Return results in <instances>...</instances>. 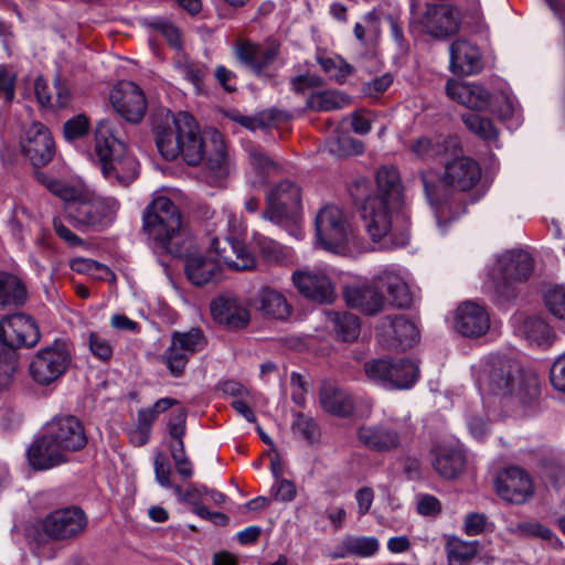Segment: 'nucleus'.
Listing matches in <instances>:
<instances>
[{
    "mask_svg": "<svg viewBox=\"0 0 565 565\" xmlns=\"http://www.w3.org/2000/svg\"><path fill=\"white\" fill-rule=\"evenodd\" d=\"M376 192L366 178H356L349 185V193L373 242L390 236L396 246L408 242L411 218L407 212L401 175L396 167L382 166L375 174Z\"/></svg>",
    "mask_w": 565,
    "mask_h": 565,
    "instance_id": "obj_1",
    "label": "nucleus"
},
{
    "mask_svg": "<svg viewBox=\"0 0 565 565\" xmlns=\"http://www.w3.org/2000/svg\"><path fill=\"white\" fill-rule=\"evenodd\" d=\"M142 232L156 253L185 258L184 273L194 286L201 287L221 279L218 260L192 253L193 237L182 224L179 207L169 198L159 196L147 206L142 216Z\"/></svg>",
    "mask_w": 565,
    "mask_h": 565,
    "instance_id": "obj_2",
    "label": "nucleus"
},
{
    "mask_svg": "<svg viewBox=\"0 0 565 565\" xmlns=\"http://www.w3.org/2000/svg\"><path fill=\"white\" fill-rule=\"evenodd\" d=\"M480 391L500 396H514L531 405L541 395V384L533 372L522 371L519 363L501 355H490L478 372Z\"/></svg>",
    "mask_w": 565,
    "mask_h": 565,
    "instance_id": "obj_3",
    "label": "nucleus"
},
{
    "mask_svg": "<svg viewBox=\"0 0 565 565\" xmlns=\"http://www.w3.org/2000/svg\"><path fill=\"white\" fill-rule=\"evenodd\" d=\"M411 151L423 160L440 156L444 162L440 180L457 192H468L481 180L480 164L471 157L456 154L455 143H413Z\"/></svg>",
    "mask_w": 565,
    "mask_h": 565,
    "instance_id": "obj_4",
    "label": "nucleus"
},
{
    "mask_svg": "<svg viewBox=\"0 0 565 565\" xmlns=\"http://www.w3.org/2000/svg\"><path fill=\"white\" fill-rule=\"evenodd\" d=\"M319 245L328 252L348 255L360 248L359 237L345 214L335 205L320 209L315 218Z\"/></svg>",
    "mask_w": 565,
    "mask_h": 565,
    "instance_id": "obj_5",
    "label": "nucleus"
},
{
    "mask_svg": "<svg viewBox=\"0 0 565 565\" xmlns=\"http://www.w3.org/2000/svg\"><path fill=\"white\" fill-rule=\"evenodd\" d=\"M263 217L294 233L299 225L302 202L301 188L290 179L274 183L265 195Z\"/></svg>",
    "mask_w": 565,
    "mask_h": 565,
    "instance_id": "obj_6",
    "label": "nucleus"
},
{
    "mask_svg": "<svg viewBox=\"0 0 565 565\" xmlns=\"http://www.w3.org/2000/svg\"><path fill=\"white\" fill-rule=\"evenodd\" d=\"M499 276L494 284V296L503 305L519 295V284L525 282L533 271L534 260L524 250H512L498 259Z\"/></svg>",
    "mask_w": 565,
    "mask_h": 565,
    "instance_id": "obj_7",
    "label": "nucleus"
},
{
    "mask_svg": "<svg viewBox=\"0 0 565 565\" xmlns=\"http://www.w3.org/2000/svg\"><path fill=\"white\" fill-rule=\"evenodd\" d=\"M40 527L54 542H73L83 536L88 527V516L78 505L56 509L46 514Z\"/></svg>",
    "mask_w": 565,
    "mask_h": 565,
    "instance_id": "obj_8",
    "label": "nucleus"
},
{
    "mask_svg": "<svg viewBox=\"0 0 565 565\" xmlns=\"http://www.w3.org/2000/svg\"><path fill=\"white\" fill-rule=\"evenodd\" d=\"M71 361L72 355L65 342L56 340L35 353L29 373L36 384L47 386L63 376Z\"/></svg>",
    "mask_w": 565,
    "mask_h": 565,
    "instance_id": "obj_9",
    "label": "nucleus"
},
{
    "mask_svg": "<svg viewBox=\"0 0 565 565\" xmlns=\"http://www.w3.org/2000/svg\"><path fill=\"white\" fill-rule=\"evenodd\" d=\"M95 154L103 174L119 184L128 186L138 177L139 164L127 143H95Z\"/></svg>",
    "mask_w": 565,
    "mask_h": 565,
    "instance_id": "obj_10",
    "label": "nucleus"
},
{
    "mask_svg": "<svg viewBox=\"0 0 565 565\" xmlns=\"http://www.w3.org/2000/svg\"><path fill=\"white\" fill-rule=\"evenodd\" d=\"M206 339L203 332L193 328L186 332L174 331L171 334V344L160 356L172 377H181L189 363L190 356L203 350Z\"/></svg>",
    "mask_w": 565,
    "mask_h": 565,
    "instance_id": "obj_11",
    "label": "nucleus"
},
{
    "mask_svg": "<svg viewBox=\"0 0 565 565\" xmlns=\"http://www.w3.org/2000/svg\"><path fill=\"white\" fill-rule=\"evenodd\" d=\"M119 209L115 198L79 195L65 206L66 213L79 226H95L110 222Z\"/></svg>",
    "mask_w": 565,
    "mask_h": 565,
    "instance_id": "obj_12",
    "label": "nucleus"
},
{
    "mask_svg": "<svg viewBox=\"0 0 565 565\" xmlns=\"http://www.w3.org/2000/svg\"><path fill=\"white\" fill-rule=\"evenodd\" d=\"M41 338L38 324L31 316L14 313L0 320V353L12 354V351L25 347H34Z\"/></svg>",
    "mask_w": 565,
    "mask_h": 565,
    "instance_id": "obj_13",
    "label": "nucleus"
},
{
    "mask_svg": "<svg viewBox=\"0 0 565 565\" xmlns=\"http://www.w3.org/2000/svg\"><path fill=\"white\" fill-rule=\"evenodd\" d=\"M280 53V44L271 41L265 44L242 40L234 46V56L244 67L255 76H269V67Z\"/></svg>",
    "mask_w": 565,
    "mask_h": 565,
    "instance_id": "obj_14",
    "label": "nucleus"
},
{
    "mask_svg": "<svg viewBox=\"0 0 565 565\" xmlns=\"http://www.w3.org/2000/svg\"><path fill=\"white\" fill-rule=\"evenodd\" d=\"M114 109L128 122L139 124L147 111V98L139 85L131 81L117 83L109 94Z\"/></svg>",
    "mask_w": 565,
    "mask_h": 565,
    "instance_id": "obj_15",
    "label": "nucleus"
},
{
    "mask_svg": "<svg viewBox=\"0 0 565 565\" xmlns=\"http://www.w3.org/2000/svg\"><path fill=\"white\" fill-rule=\"evenodd\" d=\"M291 280L298 292L312 302L331 305L337 298L335 282L324 270H296Z\"/></svg>",
    "mask_w": 565,
    "mask_h": 565,
    "instance_id": "obj_16",
    "label": "nucleus"
},
{
    "mask_svg": "<svg viewBox=\"0 0 565 565\" xmlns=\"http://www.w3.org/2000/svg\"><path fill=\"white\" fill-rule=\"evenodd\" d=\"M459 10L446 3H428L419 15V23L426 33L437 39H446L460 28Z\"/></svg>",
    "mask_w": 565,
    "mask_h": 565,
    "instance_id": "obj_17",
    "label": "nucleus"
},
{
    "mask_svg": "<svg viewBox=\"0 0 565 565\" xmlns=\"http://www.w3.org/2000/svg\"><path fill=\"white\" fill-rule=\"evenodd\" d=\"M497 494L513 504H523L534 493L532 479L523 469L509 467L501 471L494 480Z\"/></svg>",
    "mask_w": 565,
    "mask_h": 565,
    "instance_id": "obj_18",
    "label": "nucleus"
},
{
    "mask_svg": "<svg viewBox=\"0 0 565 565\" xmlns=\"http://www.w3.org/2000/svg\"><path fill=\"white\" fill-rule=\"evenodd\" d=\"M46 430L68 457L84 449L88 441L83 423L73 415L55 416L47 424Z\"/></svg>",
    "mask_w": 565,
    "mask_h": 565,
    "instance_id": "obj_19",
    "label": "nucleus"
},
{
    "mask_svg": "<svg viewBox=\"0 0 565 565\" xmlns=\"http://www.w3.org/2000/svg\"><path fill=\"white\" fill-rule=\"evenodd\" d=\"M26 458L30 466L36 471L49 470L70 461V457L47 430L31 444L26 451Z\"/></svg>",
    "mask_w": 565,
    "mask_h": 565,
    "instance_id": "obj_20",
    "label": "nucleus"
},
{
    "mask_svg": "<svg viewBox=\"0 0 565 565\" xmlns=\"http://www.w3.org/2000/svg\"><path fill=\"white\" fill-rule=\"evenodd\" d=\"M490 328V316L484 307L471 301L461 303L455 316V329L467 338H479Z\"/></svg>",
    "mask_w": 565,
    "mask_h": 565,
    "instance_id": "obj_21",
    "label": "nucleus"
},
{
    "mask_svg": "<svg viewBox=\"0 0 565 565\" xmlns=\"http://www.w3.org/2000/svg\"><path fill=\"white\" fill-rule=\"evenodd\" d=\"M211 249L216 254L218 263L223 262L235 270H248L255 267V258L244 243L232 237H214Z\"/></svg>",
    "mask_w": 565,
    "mask_h": 565,
    "instance_id": "obj_22",
    "label": "nucleus"
},
{
    "mask_svg": "<svg viewBox=\"0 0 565 565\" xmlns=\"http://www.w3.org/2000/svg\"><path fill=\"white\" fill-rule=\"evenodd\" d=\"M446 93L451 99L478 111L488 110L493 97V94L479 84L456 81L447 82Z\"/></svg>",
    "mask_w": 565,
    "mask_h": 565,
    "instance_id": "obj_23",
    "label": "nucleus"
},
{
    "mask_svg": "<svg viewBox=\"0 0 565 565\" xmlns=\"http://www.w3.org/2000/svg\"><path fill=\"white\" fill-rule=\"evenodd\" d=\"M213 318L230 330L245 328L249 320V311L237 298L220 296L211 302Z\"/></svg>",
    "mask_w": 565,
    "mask_h": 565,
    "instance_id": "obj_24",
    "label": "nucleus"
},
{
    "mask_svg": "<svg viewBox=\"0 0 565 565\" xmlns=\"http://www.w3.org/2000/svg\"><path fill=\"white\" fill-rule=\"evenodd\" d=\"M450 68L457 75H473L482 70V55L479 47L467 40L450 44Z\"/></svg>",
    "mask_w": 565,
    "mask_h": 565,
    "instance_id": "obj_25",
    "label": "nucleus"
},
{
    "mask_svg": "<svg viewBox=\"0 0 565 565\" xmlns=\"http://www.w3.org/2000/svg\"><path fill=\"white\" fill-rule=\"evenodd\" d=\"M380 328L382 334L387 337L388 348L405 350L413 347L419 338L416 326L403 316L385 317Z\"/></svg>",
    "mask_w": 565,
    "mask_h": 565,
    "instance_id": "obj_26",
    "label": "nucleus"
},
{
    "mask_svg": "<svg viewBox=\"0 0 565 565\" xmlns=\"http://www.w3.org/2000/svg\"><path fill=\"white\" fill-rule=\"evenodd\" d=\"M247 152L248 163L252 170L247 180L252 188H262L274 178L282 174V166L265 153L260 148L250 147Z\"/></svg>",
    "mask_w": 565,
    "mask_h": 565,
    "instance_id": "obj_27",
    "label": "nucleus"
},
{
    "mask_svg": "<svg viewBox=\"0 0 565 565\" xmlns=\"http://www.w3.org/2000/svg\"><path fill=\"white\" fill-rule=\"evenodd\" d=\"M225 117L250 131L268 128L279 129L281 125L289 122L291 119L288 111L277 108L265 109L254 116L243 115L237 109H228L225 111Z\"/></svg>",
    "mask_w": 565,
    "mask_h": 565,
    "instance_id": "obj_28",
    "label": "nucleus"
},
{
    "mask_svg": "<svg viewBox=\"0 0 565 565\" xmlns=\"http://www.w3.org/2000/svg\"><path fill=\"white\" fill-rule=\"evenodd\" d=\"M374 286L349 287L344 291L345 302L350 308L360 310L366 316L381 312L385 306V298L380 287L373 280Z\"/></svg>",
    "mask_w": 565,
    "mask_h": 565,
    "instance_id": "obj_29",
    "label": "nucleus"
},
{
    "mask_svg": "<svg viewBox=\"0 0 565 565\" xmlns=\"http://www.w3.org/2000/svg\"><path fill=\"white\" fill-rule=\"evenodd\" d=\"M356 436L361 445L376 452L391 451L401 445L398 431L386 425L361 426Z\"/></svg>",
    "mask_w": 565,
    "mask_h": 565,
    "instance_id": "obj_30",
    "label": "nucleus"
},
{
    "mask_svg": "<svg viewBox=\"0 0 565 565\" xmlns=\"http://www.w3.org/2000/svg\"><path fill=\"white\" fill-rule=\"evenodd\" d=\"M319 402L326 413L340 418L351 416L354 411L352 395L331 383H324L321 386Z\"/></svg>",
    "mask_w": 565,
    "mask_h": 565,
    "instance_id": "obj_31",
    "label": "nucleus"
},
{
    "mask_svg": "<svg viewBox=\"0 0 565 565\" xmlns=\"http://www.w3.org/2000/svg\"><path fill=\"white\" fill-rule=\"evenodd\" d=\"M516 322V333L524 338L530 345L546 349L550 348L556 339V334L552 327L542 318H518Z\"/></svg>",
    "mask_w": 565,
    "mask_h": 565,
    "instance_id": "obj_32",
    "label": "nucleus"
},
{
    "mask_svg": "<svg viewBox=\"0 0 565 565\" xmlns=\"http://www.w3.org/2000/svg\"><path fill=\"white\" fill-rule=\"evenodd\" d=\"M431 456L435 471L445 479H456L463 471L466 457L457 448L438 446L433 449Z\"/></svg>",
    "mask_w": 565,
    "mask_h": 565,
    "instance_id": "obj_33",
    "label": "nucleus"
},
{
    "mask_svg": "<svg viewBox=\"0 0 565 565\" xmlns=\"http://www.w3.org/2000/svg\"><path fill=\"white\" fill-rule=\"evenodd\" d=\"M420 180L426 196L436 206V215L439 223L456 220L466 213L467 204L461 195H452L443 201H435L433 198L435 184L427 180L425 173H420Z\"/></svg>",
    "mask_w": 565,
    "mask_h": 565,
    "instance_id": "obj_34",
    "label": "nucleus"
},
{
    "mask_svg": "<svg viewBox=\"0 0 565 565\" xmlns=\"http://www.w3.org/2000/svg\"><path fill=\"white\" fill-rule=\"evenodd\" d=\"M26 299L24 282L17 275L0 271V309L19 308Z\"/></svg>",
    "mask_w": 565,
    "mask_h": 565,
    "instance_id": "obj_35",
    "label": "nucleus"
},
{
    "mask_svg": "<svg viewBox=\"0 0 565 565\" xmlns=\"http://www.w3.org/2000/svg\"><path fill=\"white\" fill-rule=\"evenodd\" d=\"M374 281L381 290L387 292L392 306L397 308H407L411 306L412 296L406 282L401 276L392 271H384L374 277Z\"/></svg>",
    "mask_w": 565,
    "mask_h": 565,
    "instance_id": "obj_36",
    "label": "nucleus"
},
{
    "mask_svg": "<svg viewBox=\"0 0 565 565\" xmlns=\"http://www.w3.org/2000/svg\"><path fill=\"white\" fill-rule=\"evenodd\" d=\"M328 323L334 337L342 342L355 341L361 331L360 319L349 311H332L328 313Z\"/></svg>",
    "mask_w": 565,
    "mask_h": 565,
    "instance_id": "obj_37",
    "label": "nucleus"
},
{
    "mask_svg": "<svg viewBox=\"0 0 565 565\" xmlns=\"http://www.w3.org/2000/svg\"><path fill=\"white\" fill-rule=\"evenodd\" d=\"M256 307L263 315L275 319H285L290 313V306L284 295L270 287L259 290Z\"/></svg>",
    "mask_w": 565,
    "mask_h": 565,
    "instance_id": "obj_38",
    "label": "nucleus"
},
{
    "mask_svg": "<svg viewBox=\"0 0 565 565\" xmlns=\"http://www.w3.org/2000/svg\"><path fill=\"white\" fill-rule=\"evenodd\" d=\"M479 541H463L451 536L445 545L448 565H467L479 553Z\"/></svg>",
    "mask_w": 565,
    "mask_h": 565,
    "instance_id": "obj_39",
    "label": "nucleus"
},
{
    "mask_svg": "<svg viewBox=\"0 0 565 565\" xmlns=\"http://www.w3.org/2000/svg\"><path fill=\"white\" fill-rule=\"evenodd\" d=\"M351 104V97L340 90L316 92L308 96L306 106L313 111H332Z\"/></svg>",
    "mask_w": 565,
    "mask_h": 565,
    "instance_id": "obj_40",
    "label": "nucleus"
},
{
    "mask_svg": "<svg viewBox=\"0 0 565 565\" xmlns=\"http://www.w3.org/2000/svg\"><path fill=\"white\" fill-rule=\"evenodd\" d=\"M466 128L483 141H495L499 138V129L493 121L477 113L466 111L461 115Z\"/></svg>",
    "mask_w": 565,
    "mask_h": 565,
    "instance_id": "obj_41",
    "label": "nucleus"
},
{
    "mask_svg": "<svg viewBox=\"0 0 565 565\" xmlns=\"http://www.w3.org/2000/svg\"><path fill=\"white\" fill-rule=\"evenodd\" d=\"M393 366L388 385L394 388H408L417 380L419 369L411 360L398 359L393 361Z\"/></svg>",
    "mask_w": 565,
    "mask_h": 565,
    "instance_id": "obj_42",
    "label": "nucleus"
},
{
    "mask_svg": "<svg viewBox=\"0 0 565 565\" xmlns=\"http://www.w3.org/2000/svg\"><path fill=\"white\" fill-rule=\"evenodd\" d=\"M343 553L340 556L356 555L367 557L375 554L379 550V541L375 537L347 535L341 543Z\"/></svg>",
    "mask_w": 565,
    "mask_h": 565,
    "instance_id": "obj_43",
    "label": "nucleus"
},
{
    "mask_svg": "<svg viewBox=\"0 0 565 565\" xmlns=\"http://www.w3.org/2000/svg\"><path fill=\"white\" fill-rule=\"evenodd\" d=\"M199 134V124L190 113L179 111L175 114V125L173 126L175 141H196Z\"/></svg>",
    "mask_w": 565,
    "mask_h": 565,
    "instance_id": "obj_44",
    "label": "nucleus"
},
{
    "mask_svg": "<svg viewBox=\"0 0 565 565\" xmlns=\"http://www.w3.org/2000/svg\"><path fill=\"white\" fill-rule=\"evenodd\" d=\"M20 146L23 156L36 168L47 164L55 154V143H20Z\"/></svg>",
    "mask_w": 565,
    "mask_h": 565,
    "instance_id": "obj_45",
    "label": "nucleus"
},
{
    "mask_svg": "<svg viewBox=\"0 0 565 565\" xmlns=\"http://www.w3.org/2000/svg\"><path fill=\"white\" fill-rule=\"evenodd\" d=\"M174 125L175 114L169 109H160L151 115V126L156 135V141H166V139L172 137Z\"/></svg>",
    "mask_w": 565,
    "mask_h": 565,
    "instance_id": "obj_46",
    "label": "nucleus"
},
{
    "mask_svg": "<svg viewBox=\"0 0 565 565\" xmlns=\"http://www.w3.org/2000/svg\"><path fill=\"white\" fill-rule=\"evenodd\" d=\"M253 241L257 246L260 255L267 262L279 264L285 260L286 255L284 253L282 246L278 242L259 233H255L253 235Z\"/></svg>",
    "mask_w": 565,
    "mask_h": 565,
    "instance_id": "obj_47",
    "label": "nucleus"
},
{
    "mask_svg": "<svg viewBox=\"0 0 565 565\" xmlns=\"http://www.w3.org/2000/svg\"><path fill=\"white\" fill-rule=\"evenodd\" d=\"M214 149L205 158V164L215 178H224L228 173L227 151L225 143H213Z\"/></svg>",
    "mask_w": 565,
    "mask_h": 565,
    "instance_id": "obj_48",
    "label": "nucleus"
},
{
    "mask_svg": "<svg viewBox=\"0 0 565 565\" xmlns=\"http://www.w3.org/2000/svg\"><path fill=\"white\" fill-rule=\"evenodd\" d=\"M71 268L81 274H87L95 279L104 280L111 276V270L104 264L88 258H76L71 263Z\"/></svg>",
    "mask_w": 565,
    "mask_h": 565,
    "instance_id": "obj_49",
    "label": "nucleus"
},
{
    "mask_svg": "<svg viewBox=\"0 0 565 565\" xmlns=\"http://www.w3.org/2000/svg\"><path fill=\"white\" fill-rule=\"evenodd\" d=\"M122 129L118 120L100 119L95 127V141H121Z\"/></svg>",
    "mask_w": 565,
    "mask_h": 565,
    "instance_id": "obj_50",
    "label": "nucleus"
},
{
    "mask_svg": "<svg viewBox=\"0 0 565 565\" xmlns=\"http://www.w3.org/2000/svg\"><path fill=\"white\" fill-rule=\"evenodd\" d=\"M393 359H374L364 364L366 375L376 382L388 384L393 366Z\"/></svg>",
    "mask_w": 565,
    "mask_h": 565,
    "instance_id": "obj_51",
    "label": "nucleus"
},
{
    "mask_svg": "<svg viewBox=\"0 0 565 565\" xmlns=\"http://www.w3.org/2000/svg\"><path fill=\"white\" fill-rule=\"evenodd\" d=\"M488 110L493 115L499 116L501 119L507 120L515 113L514 100L505 92L493 93L491 106Z\"/></svg>",
    "mask_w": 565,
    "mask_h": 565,
    "instance_id": "obj_52",
    "label": "nucleus"
},
{
    "mask_svg": "<svg viewBox=\"0 0 565 565\" xmlns=\"http://www.w3.org/2000/svg\"><path fill=\"white\" fill-rule=\"evenodd\" d=\"M291 427L295 434H299L308 443H315L319 437V428L316 422L302 413L295 415Z\"/></svg>",
    "mask_w": 565,
    "mask_h": 565,
    "instance_id": "obj_53",
    "label": "nucleus"
},
{
    "mask_svg": "<svg viewBox=\"0 0 565 565\" xmlns=\"http://www.w3.org/2000/svg\"><path fill=\"white\" fill-rule=\"evenodd\" d=\"M545 303L550 312L558 319H565V286L558 285L545 294Z\"/></svg>",
    "mask_w": 565,
    "mask_h": 565,
    "instance_id": "obj_54",
    "label": "nucleus"
},
{
    "mask_svg": "<svg viewBox=\"0 0 565 565\" xmlns=\"http://www.w3.org/2000/svg\"><path fill=\"white\" fill-rule=\"evenodd\" d=\"M89 128L88 118L84 114L76 115L64 122V138L66 140L83 138L88 134Z\"/></svg>",
    "mask_w": 565,
    "mask_h": 565,
    "instance_id": "obj_55",
    "label": "nucleus"
},
{
    "mask_svg": "<svg viewBox=\"0 0 565 565\" xmlns=\"http://www.w3.org/2000/svg\"><path fill=\"white\" fill-rule=\"evenodd\" d=\"M319 152L329 153L337 158L359 156L364 152V143H324Z\"/></svg>",
    "mask_w": 565,
    "mask_h": 565,
    "instance_id": "obj_56",
    "label": "nucleus"
},
{
    "mask_svg": "<svg viewBox=\"0 0 565 565\" xmlns=\"http://www.w3.org/2000/svg\"><path fill=\"white\" fill-rule=\"evenodd\" d=\"M156 146H181L180 157L189 166H196L204 158V143H156Z\"/></svg>",
    "mask_w": 565,
    "mask_h": 565,
    "instance_id": "obj_57",
    "label": "nucleus"
},
{
    "mask_svg": "<svg viewBox=\"0 0 565 565\" xmlns=\"http://www.w3.org/2000/svg\"><path fill=\"white\" fill-rule=\"evenodd\" d=\"M182 74L196 89L202 90L204 78L207 74V66L201 63H185L181 66Z\"/></svg>",
    "mask_w": 565,
    "mask_h": 565,
    "instance_id": "obj_58",
    "label": "nucleus"
},
{
    "mask_svg": "<svg viewBox=\"0 0 565 565\" xmlns=\"http://www.w3.org/2000/svg\"><path fill=\"white\" fill-rule=\"evenodd\" d=\"M152 28L160 32L174 49L182 47L181 34L178 28L164 19H158L151 23Z\"/></svg>",
    "mask_w": 565,
    "mask_h": 565,
    "instance_id": "obj_59",
    "label": "nucleus"
},
{
    "mask_svg": "<svg viewBox=\"0 0 565 565\" xmlns=\"http://www.w3.org/2000/svg\"><path fill=\"white\" fill-rule=\"evenodd\" d=\"M15 370L17 360L13 354L0 353V391H4L11 385Z\"/></svg>",
    "mask_w": 565,
    "mask_h": 565,
    "instance_id": "obj_60",
    "label": "nucleus"
},
{
    "mask_svg": "<svg viewBox=\"0 0 565 565\" xmlns=\"http://www.w3.org/2000/svg\"><path fill=\"white\" fill-rule=\"evenodd\" d=\"M90 352L102 361H107L113 355V348L109 342L98 333L92 332L88 337Z\"/></svg>",
    "mask_w": 565,
    "mask_h": 565,
    "instance_id": "obj_61",
    "label": "nucleus"
},
{
    "mask_svg": "<svg viewBox=\"0 0 565 565\" xmlns=\"http://www.w3.org/2000/svg\"><path fill=\"white\" fill-rule=\"evenodd\" d=\"M550 381L556 391L565 394V353L559 355L552 364Z\"/></svg>",
    "mask_w": 565,
    "mask_h": 565,
    "instance_id": "obj_62",
    "label": "nucleus"
},
{
    "mask_svg": "<svg viewBox=\"0 0 565 565\" xmlns=\"http://www.w3.org/2000/svg\"><path fill=\"white\" fill-rule=\"evenodd\" d=\"M42 182L45 184V186L50 190L51 193L66 201V204L77 198L75 188L60 180L43 179Z\"/></svg>",
    "mask_w": 565,
    "mask_h": 565,
    "instance_id": "obj_63",
    "label": "nucleus"
},
{
    "mask_svg": "<svg viewBox=\"0 0 565 565\" xmlns=\"http://www.w3.org/2000/svg\"><path fill=\"white\" fill-rule=\"evenodd\" d=\"M154 475L158 483L164 488L171 487L170 476L171 469L167 457L159 452L154 457Z\"/></svg>",
    "mask_w": 565,
    "mask_h": 565,
    "instance_id": "obj_64",
    "label": "nucleus"
}]
</instances>
